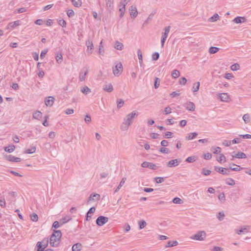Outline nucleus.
I'll use <instances>...</instances> for the list:
<instances>
[{
	"label": "nucleus",
	"instance_id": "nucleus-1",
	"mask_svg": "<svg viewBox=\"0 0 251 251\" xmlns=\"http://www.w3.org/2000/svg\"><path fill=\"white\" fill-rule=\"evenodd\" d=\"M61 236L62 233L60 230H54L50 239V246L53 247H58L60 243Z\"/></svg>",
	"mask_w": 251,
	"mask_h": 251
},
{
	"label": "nucleus",
	"instance_id": "nucleus-2",
	"mask_svg": "<svg viewBox=\"0 0 251 251\" xmlns=\"http://www.w3.org/2000/svg\"><path fill=\"white\" fill-rule=\"evenodd\" d=\"M206 237L205 231L203 230L198 231L197 233L192 236L190 238L198 241H203Z\"/></svg>",
	"mask_w": 251,
	"mask_h": 251
},
{
	"label": "nucleus",
	"instance_id": "nucleus-3",
	"mask_svg": "<svg viewBox=\"0 0 251 251\" xmlns=\"http://www.w3.org/2000/svg\"><path fill=\"white\" fill-rule=\"evenodd\" d=\"M138 115V112L136 111H133L131 113L128 114L124 119V124L127 126V128L131 125L132 120L135 117V116Z\"/></svg>",
	"mask_w": 251,
	"mask_h": 251
},
{
	"label": "nucleus",
	"instance_id": "nucleus-4",
	"mask_svg": "<svg viewBox=\"0 0 251 251\" xmlns=\"http://www.w3.org/2000/svg\"><path fill=\"white\" fill-rule=\"evenodd\" d=\"M123 65L120 62L117 63L115 67L113 68V73L115 75H119L123 72Z\"/></svg>",
	"mask_w": 251,
	"mask_h": 251
},
{
	"label": "nucleus",
	"instance_id": "nucleus-5",
	"mask_svg": "<svg viewBox=\"0 0 251 251\" xmlns=\"http://www.w3.org/2000/svg\"><path fill=\"white\" fill-rule=\"evenodd\" d=\"M171 27L170 26H167L164 29V32L163 33V34L161 36V46L163 47L164 46L165 41L168 37V33L170 31Z\"/></svg>",
	"mask_w": 251,
	"mask_h": 251
},
{
	"label": "nucleus",
	"instance_id": "nucleus-6",
	"mask_svg": "<svg viewBox=\"0 0 251 251\" xmlns=\"http://www.w3.org/2000/svg\"><path fill=\"white\" fill-rule=\"evenodd\" d=\"M108 221V218L103 216H100L96 220V224L98 226H100L106 223Z\"/></svg>",
	"mask_w": 251,
	"mask_h": 251
},
{
	"label": "nucleus",
	"instance_id": "nucleus-7",
	"mask_svg": "<svg viewBox=\"0 0 251 251\" xmlns=\"http://www.w3.org/2000/svg\"><path fill=\"white\" fill-rule=\"evenodd\" d=\"M141 166L143 168H148L152 170H156L158 168V167L155 164L147 161L143 162L141 164Z\"/></svg>",
	"mask_w": 251,
	"mask_h": 251
},
{
	"label": "nucleus",
	"instance_id": "nucleus-8",
	"mask_svg": "<svg viewBox=\"0 0 251 251\" xmlns=\"http://www.w3.org/2000/svg\"><path fill=\"white\" fill-rule=\"evenodd\" d=\"M4 158L5 159L10 162H19L21 161L20 158L15 157L12 155H6L4 156Z\"/></svg>",
	"mask_w": 251,
	"mask_h": 251
},
{
	"label": "nucleus",
	"instance_id": "nucleus-9",
	"mask_svg": "<svg viewBox=\"0 0 251 251\" xmlns=\"http://www.w3.org/2000/svg\"><path fill=\"white\" fill-rule=\"evenodd\" d=\"M100 195L96 193H92L90 195L87 201V203H89L91 201H97L100 200Z\"/></svg>",
	"mask_w": 251,
	"mask_h": 251
},
{
	"label": "nucleus",
	"instance_id": "nucleus-10",
	"mask_svg": "<svg viewBox=\"0 0 251 251\" xmlns=\"http://www.w3.org/2000/svg\"><path fill=\"white\" fill-rule=\"evenodd\" d=\"M88 73V70L87 69H86L84 71V68H83L79 73V79L80 81H83L85 80V76L87 75Z\"/></svg>",
	"mask_w": 251,
	"mask_h": 251
},
{
	"label": "nucleus",
	"instance_id": "nucleus-11",
	"mask_svg": "<svg viewBox=\"0 0 251 251\" xmlns=\"http://www.w3.org/2000/svg\"><path fill=\"white\" fill-rule=\"evenodd\" d=\"M54 98L53 97H48L45 100V103L47 106H51L54 103Z\"/></svg>",
	"mask_w": 251,
	"mask_h": 251
},
{
	"label": "nucleus",
	"instance_id": "nucleus-12",
	"mask_svg": "<svg viewBox=\"0 0 251 251\" xmlns=\"http://www.w3.org/2000/svg\"><path fill=\"white\" fill-rule=\"evenodd\" d=\"M185 107L187 110L190 111H194L195 110V104L191 101H189L185 103Z\"/></svg>",
	"mask_w": 251,
	"mask_h": 251
},
{
	"label": "nucleus",
	"instance_id": "nucleus-13",
	"mask_svg": "<svg viewBox=\"0 0 251 251\" xmlns=\"http://www.w3.org/2000/svg\"><path fill=\"white\" fill-rule=\"evenodd\" d=\"M129 10L130 11V14L131 17L133 18L136 17L138 14V12L136 6L132 5L130 8Z\"/></svg>",
	"mask_w": 251,
	"mask_h": 251
},
{
	"label": "nucleus",
	"instance_id": "nucleus-14",
	"mask_svg": "<svg viewBox=\"0 0 251 251\" xmlns=\"http://www.w3.org/2000/svg\"><path fill=\"white\" fill-rule=\"evenodd\" d=\"M249 226H246L242 227L240 229H236V233L239 235L242 233H248L249 232Z\"/></svg>",
	"mask_w": 251,
	"mask_h": 251
},
{
	"label": "nucleus",
	"instance_id": "nucleus-15",
	"mask_svg": "<svg viewBox=\"0 0 251 251\" xmlns=\"http://www.w3.org/2000/svg\"><path fill=\"white\" fill-rule=\"evenodd\" d=\"M96 210L95 207H91L88 211L87 212L86 216V220L87 221H90L91 219L92 216H89V214H93Z\"/></svg>",
	"mask_w": 251,
	"mask_h": 251
},
{
	"label": "nucleus",
	"instance_id": "nucleus-16",
	"mask_svg": "<svg viewBox=\"0 0 251 251\" xmlns=\"http://www.w3.org/2000/svg\"><path fill=\"white\" fill-rule=\"evenodd\" d=\"M127 4V2H120V9L119 11L120 12V17H122L125 13V7L126 4Z\"/></svg>",
	"mask_w": 251,
	"mask_h": 251
},
{
	"label": "nucleus",
	"instance_id": "nucleus-17",
	"mask_svg": "<svg viewBox=\"0 0 251 251\" xmlns=\"http://www.w3.org/2000/svg\"><path fill=\"white\" fill-rule=\"evenodd\" d=\"M234 158H247V155L245 153L243 152L239 151L234 155H232V160H233Z\"/></svg>",
	"mask_w": 251,
	"mask_h": 251
},
{
	"label": "nucleus",
	"instance_id": "nucleus-18",
	"mask_svg": "<svg viewBox=\"0 0 251 251\" xmlns=\"http://www.w3.org/2000/svg\"><path fill=\"white\" fill-rule=\"evenodd\" d=\"M179 163L177 159L171 160L168 162L167 166L169 167H176L179 164Z\"/></svg>",
	"mask_w": 251,
	"mask_h": 251
},
{
	"label": "nucleus",
	"instance_id": "nucleus-19",
	"mask_svg": "<svg viewBox=\"0 0 251 251\" xmlns=\"http://www.w3.org/2000/svg\"><path fill=\"white\" fill-rule=\"evenodd\" d=\"M86 45L87 47V50H89L90 51V53L91 54L92 53L93 48H94V46H93L92 41L90 40H87L86 41Z\"/></svg>",
	"mask_w": 251,
	"mask_h": 251
},
{
	"label": "nucleus",
	"instance_id": "nucleus-20",
	"mask_svg": "<svg viewBox=\"0 0 251 251\" xmlns=\"http://www.w3.org/2000/svg\"><path fill=\"white\" fill-rule=\"evenodd\" d=\"M246 21V19L244 17H237L233 19V22L236 24H241L245 22Z\"/></svg>",
	"mask_w": 251,
	"mask_h": 251
},
{
	"label": "nucleus",
	"instance_id": "nucleus-21",
	"mask_svg": "<svg viewBox=\"0 0 251 251\" xmlns=\"http://www.w3.org/2000/svg\"><path fill=\"white\" fill-rule=\"evenodd\" d=\"M103 89L107 92H111L113 90V88L111 84H108L104 85Z\"/></svg>",
	"mask_w": 251,
	"mask_h": 251
},
{
	"label": "nucleus",
	"instance_id": "nucleus-22",
	"mask_svg": "<svg viewBox=\"0 0 251 251\" xmlns=\"http://www.w3.org/2000/svg\"><path fill=\"white\" fill-rule=\"evenodd\" d=\"M137 55L139 61V64L142 67L143 65V56L142 51L140 49H138L137 50Z\"/></svg>",
	"mask_w": 251,
	"mask_h": 251
},
{
	"label": "nucleus",
	"instance_id": "nucleus-23",
	"mask_svg": "<svg viewBox=\"0 0 251 251\" xmlns=\"http://www.w3.org/2000/svg\"><path fill=\"white\" fill-rule=\"evenodd\" d=\"M82 245L80 243L74 244L72 247L73 251H80L81 250Z\"/></svg>",
	"mask_w": 251,
	"mask_h": 251
},
{
	"label": "nucleus",
	"instance_id": "nucleus-24",
	"mask_svg": "<svg viewBox=\"0 0 251 251\" xmlns=\"http://www.w3.org/2000/svg\"><path fill=\"white\" fill-rule=\"evenodd\" d=\"M16 147L14 145H10L8 147H4V151L6 152L11 153L15 149Z\"/></svg>",
	"mask_w": 251,
	"mask_h": 251
},
{
	"label": "nucleus",
	"instance_id": "nucleus-25",
	"mask_svg": "<svg viewBox=\"0 0 251 251\" xmlns=\"http://www.w3.org/2000/svg\"><path fill=\"white\" fill-rule=\"evenodd\" d=\"M220 98L222 101L226 102H227L229 99L228 95L227 93L221 94Z\"/></svg>",
	"mask_w": 251,
	"mask_h": 251
},
{
	"label": "nucleus",
	"instance_id": "nucleus-26",
	"mask_svg": "<svg viewBox=\"0 0 251 251\" xmlns=\"http://www.w3.org/2000/svg\"><path fill=\"white\" fill-rule=\"evenodd\" d=\"M197 136L198 133L197 132L190 133L187 136H186V139L188 140H192L196 138Z\"/></svg>",
	"mask_w": 251,
	"mask_h": 251
},
{
	"label": "nucleus",
	"instance_id": "nucleus-27",
	"mask_svg": "<svg viewBox=\"0 0 251 251\" xmlns=\"http://www.w3.org/2000/svg\"><path fill=\"white\" fill-rule=\"evenodd\" d=\"M80 91L85 95H87L91 92V89L86 86L81 88Z\"/></svg>",
	"mask_w": 251,
	"mask_h": 251
},
{
	"label": "nucleus",
	"instance_id": "nucleus-28",
	"mask_svg": "<svg viewBox=\"0 0 251 251\" xmlns=\"http://www.w3.org/2000/svg\"><path fill=\"white\" fill-rule=\"evenodd\" d=\"M123 47H124V45L122 43H121L118 41H116L115 42L114 48L116 49H117L118 50H123Z\"/></svg>",
	"mask_w": 251,
	"mask_h": 251
},
{
	"label": "nucleus",
	"instance_id": "nucleus-29",
	"mask_svg": "<svg viewBox=\"0 0 251 251\" xmlns=\"http://www.w3.org/2000/svg\"><path fill=\"white\" fill-rule=\"evenodd\" d=\"M71 220H72V218L68 216L65 217L60 220V223L62 225L70 221Z\"/></svg>",
	"mask_w": 251,
	"mask_h": 251
},
{
	"label": "nucleus",
	"instance_id": "nucleus-30",
	"mask_svg": "<svg viewBox=\"0 0 251 251\" xmlns=\"http://www.w3.org/2000/svg\"><path fill=\"white\" fill-rule=\"evenodd\" d=\"M55 59H56V62L60 64L63 61V57H62V54L61 53H57L56 54Z\"/></svg>",
	"mask_w": 251,
	"mask_h": 251
},
{
	"label": "nucleus",
	"instance_id": "nucleus-31",
	"mask_svg": "<svg viewBox=\"0 0 251 251\" xmlns=\"http://www.w3.org/2000/svg\"><path fill=\"white\" fill-rule=\"evenodd\" d=\"M200 82H197L193 84V86L192 88V91L193 92H196L198 91L200 88Z\"/></svg>",
	"mask_w": 251,
	"mask_h": 251
},
{
	"label": "nucleus",
	"instance_id": "nucleus-32",
	"mask_svg": "<svg viewBox=\"0 0 251 251\" xmlns=\"http://www.w3.org/2000/svg\"><path fill=\"white\" fill-rule=\"evenodd\" d=\"M42 113L39 111H36L33 114V117L35 119H39L42 117Z\"/></svg>",
	"mask_w": 251,
	"mask_h": 251
},
{
	"label": "nucleus",
	"instance_id": "nucleus-33",
	"mask_svg": "<svg viewBox=\"0 0 251 251\" xmlns=\"http://www.w3.org/2000/svg\"><path fill=\"white\" fill-rule=\"evenodd\" d=\"M178 242L176 241H169L165 246L166 248L172 247L177 245Z\"/></svg>",
	"mask_w": 251,
	"mask_h": 251
},
{
	"label": "nucleus",
	"instance_id": "nucleus-34",
	"mask_svg": "<svg viewBox=\"0 0 251 251\" xmlns=\"http://www.w3.org/2000/svg\"><path fill=\"white\" fill-rule=\"evenodd\" d=\"M232 166H236L235 168H232L230 167L229 169L231 171H239L242 170L243 168L241 167L240 166L235 164L234 163L231 164Z\"/></svg>",
	"mask_w": 251,
	"mask_h": 251
},
{
	"label": "nucleus",
	"instance_id": "nucleus-35",
	"mask_svg": "<svg viewBox=\"0 0 251 251\" xmlns=\"http://www.w3.org/2000/svg\"><path fill=\"white\" fill-rule=\"evenodd\" d=\"M36 150L35 146H32L30 149L26 150L24 152L28 154L33 153L35 152Z\"/></svg>",
	"mask_w": 251,
	"mask_h": 251
},
{
	"label": "nucleus",
	"instance_id": "nucleus-36",
	"mask_svg": "<svg viewBox=\"0 0 251 251\" xmlns=\"http://www.w3.org/2000/svg\"><path fill=\"white\" fill-rule=\"evenodd\" d=\"M225 170H226V169L225 168H223V167H218V166L215 167V170L216 172H217L221 174H223V175H224Z\"/></svg>",
	"mask_w": 251,
	"mask_h": 251
},
{
	"label": "nucleus",
	"instance_id": "nucleus-37",
	"mask_svg": "<svg viewBox=\"0 0 251 251\" xmlns=\"http://www.w3.org/2000/svg\"><path fill=\"white\" fill-rule=\"evenodd\" d=\"M219 48L215 47H211L209 49V52L211 54H214L219 50Z\"/></svg>",
	"mask_w": 251,
	"mask_h": 251
},
{
	"label": "nucleus",
	"instance_id": "nucleus-38",
	"mask_svg": "<svg viewBox=\"0 0 251 251\" xmlns=\"http://www.w3.org/2000/svg\"><path fill=\"white\" fill-rule=\"evenodd\" d=\"M139 229H142L144 228L147 225L146 222L144 220H141L138 222Z\"/></svg>",
	"mask_w": 251,
	"mask_h": 251
},
{
	"label": "nucleus",
	"instance_id": "nucleus-39",
	"mask_svg": "<svg viewBox=\"0 0 251 251\" xmlns=\"http://www.w3.org/2000/svg\"><path fill=\"white\" fill-rule=\"evenodd\" d=\"M71 1L75 7H78L81 5V0H71Z\"/></svg>",
	"mask_w": 251,
	"mask_h": 251
},
{
	"label": "nucleus",
	"instance_id": "nucleus-40",
	"mask_svg": "<svg viewBox=\"0 0 251 251\" xmlns=\"http://www.w3.org/2000/svg\"><path fill=\"white\" fill-rule=\"evenodd\" d=\"M37 251H44L46 247L42 245V242H38L37 244Z\"/></svg>",
	"mask_w": 251,
	"mask_h": 251
},
{
	"label": "nucleus",
	"instance_id": "nucleus-41",
	"mask_svg": "<svg viewBox=\"0 0 251 251\" xmlns=\"http://www.w3.org/2000/svg\"><path fill=\"white\" fill-rule=\"evenodd\" d=\"M180 75L179 72L177 70H174L172 73V76L173 78H176L178 77Z\"/></svg>",
	"mask_w": 251,
	"mask_h": 251
},
{
	"label": "nucleus",
	"instance_id": "nucleus-42",
	"mask_svg": "<svg viewBox=\"0 0 251 251\" xmlns=\"http://www.w3.org/2000/svg\"><path fill=\"white\" fill-rule=\"evenodd\" d=\"M217 160L220 163L223 161L226 162V157L223 154H220V156L217 158Z\"/></svg>",
	"mask_w": 251,
	"mask_h": 251
},
{
	"label": "nucleus",
	"instance_id": "nucleus-43",
	"mask_svg": "<svg viewBox=\"0 0 251 251\" xmlns=\"http://www.w3.org/2000/svg\"><path fill=\"white\" fill-rule=\"evenodd\" d=\"M160 82V79L158 77H155L154 82V86L155 89H157L159 86Z\"/></svg>",
	"mask_w": 251,
	"mask_h": 251
},
{
	"label": "nucleus",
	"instance_id": "nucleus-44",
	"mask_svg": "<svg viewBox=\"0 0 251 251\" xmlns=\"http://www.w3.org/2000/svg\"><path fill=\"white\" fill-rule=\"evenodd\" d=\"M213 153L214 154H218L221 152V148L217 147H212L211 151H213Z\"/></svg>",
	"mask_w": 251,
	"mask_h": 251
},
{
	"label": "nucleus",
	"instance_id": "nucleus-45",
	"mask_svg": "<svg viewBox=\"0 0 251 251\" xmlns=\"http://www.w3.org/2000/svg\"><path fill=\"white\" fill-rule=\"evenodd\" d=\"M117 103L118 108H120L123 106L124 104V101L122 99H118L117 100Z\"/></svg>",
	"mask_w": 251,
	"mask_h": 251
},
{
	"label": "nucleus",
	"instance_id": "nucleus-46",
	"mask_svg": "<svg viewBox=\"0 0 251 251\" xmlns=\"http://www.w3.org/2000/svg\"><path fill=\"white\" fill-rule=\"evenodd\" d=\"M243 120L246 124L250 122V115L249 114H244L243 116Z\"/></svg>",
	"mask_w": 251,
	"mask_h": 251
},
{
	"label": "nucleus",
	"instance_id": "nucleus-47",
	"mask_svg": "<svg viewBox=\"0 0 251 251\" xmlns=\"http://www.w3.org/2000/svg\"><path fill=\"white\" fill-rule=\"evenodd\" d=\"M173 202L176 204H181L182 203V200L178 197H176L173 199Z\"/></svg>",
	"mask_w": 251,
	"mask_h": 251
},
{
	"label": "nucleus",
	"instance_id": "nucleus-48",
	"mask_svg": "<svg viewBox=\"0 0 251 251\" xmlns=\"http://www.w3.org/2000/svg\"><path fill=\"white\" fill-rule=\"evenodd\" d=\"M230 68L232 71H237L239 69L240 65L237 63H235L232 65Z\"/></svg>",
	"mask_w": 251,
	"mask_h": 251
},
{
	"label": "nucleus",
	"instance_id": "nucleus-49",
	"mask_svg": "<svg viewBox=\"0 0 251 251\" xmlns=\"http://www.w3.org/2000/svg\"><path fill=\"white\" fill-rule=\"evenodd\" d=\"M30 219L33 222H36L38 221V217L36 213H32L30 215Z\"/></svg>",
	"mask_w": 251,
	"mask_h": 251
},
{
	"label": "nucleus",
	"instance_id": "nucleus-50",
	"mask_svg": "<svg viewBox=\"0 0 251 251\" xmlns=\"http://www.w3.org/2000/svg\"><path fill=\"white\" fill-rule=\"evenodd\" d=\"M154 179L157 183H162L165 180L164 177H156Z\"/></svg>",
	"mask_w": 251,
	"mask_h": 251
},
{
	"label": "nucleus",
	"instance_id": "nucleus-51",
	"mask_svg": "<svg viewBox=\"0 0 251 251\" xmlns=\"http://www.w3.org/2000/svg\"><path fill=\"white\" fill-rule=\"evenodd\" d=\"M196 160V157L194 156H190L186 158V161L189 163H192Z\"/></svg>",
	"mask_w": 251,
	"mask_h": 251
},
{
	"label": "nucleus",
	"instance_id": "nucleus-52",
	"mask_svg": "<svg viewBox=\"0 0 251 251\" xmlns=\"http://www.w3.org/2000/svg\"><path fill=\"white\" fill-rule=\"evenodd\" d=\"M211 171L209 170H207L205 168H203L202 170L201 174L204 175V176H208L210 174Z\"/></svg>",
	"mask_w": 251,
	"mask_h": 251
},
{
	"label": "nucleus",
	"instance_id": "nucleus-53",
	"mask_svg": "<svg viewBox=\"0 0 251 251\" xmlns=\"http://www.w3.org/2000/svg\"><path fill=\"white\" fill-rule=\"evenodd\" d=\"M159 56V53L155 52L152 54V59L153 60H157L158 59Z\"/></svg>",
	"mask_w": 251,
	"mask_h": 251
},
{
	"label": "nucleus",
	"instance_id": "nucleus-54",
	"mask_svg": "<svg viewBox=\"0 0 251 251\" xmlns=\"http://www.w3.org/2000/svg\"><path fill=\"white\" fill-rule=\"evenodd\" d=\"M103 52H104L103 47V45H102V41H101L100 44V46H99V53L100 54L103 55Z\"/></svg>",
	"mask_w": 251,
	"mask_h": 251
},
{
	"label": "nucleus",
	"instance_id": "nucleus-55",
	"mask_svg": "<svg viewBox=\"0 0 251 251\" xmlns=\"http://www.w3.org/2000/svg\"><path fill=\"white\" fill-rule=\"evenodd\" d=\"M61 225L60 224V222H59L58 221H55L52 224V227L54 228H58Z\"/></svg>",
	"mask_w": 251,
	"mask_h": 251
},
{
	"label": "nucleus",
	"instance_id": "nucleus-56",
	"mask_svg": "<svg viewBox=\"0 0 251 251\" xmlns=\"http://www.w3.org/2000/svg\"><path fill=\"white\" fill-rule=\"evenodd\" d=\"M186 82H187V79L184 77L180 78L179 80V83L180 85H184L186 84Z\"/></svg>",
	"mask_w": 251,
	"mask_h": 251
},
{
	"label": "nucleus",
	"instance_id": "nucleus-57",
	"mask_svg": "<svg viewBox=\"0 0 251 251\" xmlns=\"http://www.w3.org/2000/svg\"><path fill=\"white\" fill-rule=\"evenodd\" d=\"M219 17L218 14L215 13L213 16L210 18V21L211 22L216 21Z\"/></svg>",
	"mask_w": 251,
	"mask_h": 251
},
{
	"label": "nucleus",
	"instance_id": "nucleus-58",
	"mask_svg": "<svg viewBox=\"0 0 251 251\" xmlns=\"http://www.w3.org/2000/svg\"><path fill=\"white\" fill-rule=\"evenodd\" d=\"M228 181H226V183L227 185H231V186H233V185H235V181L234 179H233L232 178H228Z\"/></svg>",
	"mask_w": 251,
	"mask_h": 251
},
{
	"label": "nucleus",
	"instance_id": "nucleus-59",
	"mask_svg": "<svg viewBox=\"0 0 251 251\" xmlns=\"http://www.w3.org/2000/svg\"><path fill=\"white\" fill-rule=\"evenodd\" d=\"M159 151L163 153H169L170 152L169 149L166 148H160Z\"/></svg>",
	"mask_w": 251,
	"mask_h": 251
},
{
	"label": "nucleus",
	"instance_id": "nucleus-60",
	"mask_svg": "<svg viewBox=\"0 0 251 251\" xmlns=\"http://www.w3.org/2000/svg\"><path fill=\"white\" fill-rule=\"evenodd\" d=\"M67 14L69 17H72L75 15V13H74V11L72 9L68 10L67 11Z\"/></svg>",
	"mask_w": 251,
	"mask_h": 251
},
{
	"label": "nucleus",
	"instance_id": "nucleus-61",
	"mask_svg": "<svg viewBox=\"0 0 251 251\" xmlns=\"http://www.w3.org/2000/svg\"><path fill=\"white\" fill-rule=\"evenodd\" d=\"M219 216L217 217L219 221H221L223 220L224 217H225V214L223 212H220L218 213Z\"/></svg>",
	"mask_w": 251,
	"mask_h": 251
},
{
	"label": "nucleus",
	"instance_id": "nucleus-62",
	"mask_svg": "<svg viewBox=\"0 0 251 251\" xmlns=\"http://www.w3.org/2000/svg\"><path fill=\"white\" fill-rule=\"evenodd\" d=\"M58 24L60 26L62 27H65L66 25V22L63 19L60 20L58 21Z\"/></svg>",
	"mask_w": 251,
	"mask_h": 251
},
{
	"label": "nucleus",
	"instance_id": "nucleus-63",
	"mask_svg": "<svg viewBox=\"0 0 251 251\" xmlns=\"http://www.w3.org/2000/svg\"><path fill=\"white\" fill-rule=\"evenodd\" d=\"M84 120L86 123H87V124L90 123L91 121V118L90 115H89L88 114L86 115L85 116Z\"/></svg>",
	"mask_w": 251,
	"mask_h": 251
},
{
	"label": "nucleus",
	"instance_id": "nucleus-64",
	"mask_svg": "<svg viewBox=\"0 0 251 251\" xmlns=\"http://www.w3.org/2000/svg\"><path fill=\"white\" fill-rule=\"evenodd\" d=\"M223 248L217 246H215L213 247L212 249H211V251H223Z\"/></svg>",
	"mask_w": 251,
	"mask_h": 251
}]
</instances>
